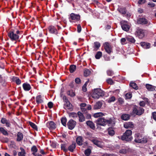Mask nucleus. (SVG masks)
Listing matches in <instances>:
<instances>
[{
  "instance_id": "8",
  "label": "nucleus",
  "mask_w": 156,
  "mask_h": 156,
  "mask_svg": "<svg viewBox=\"0 0 156 156\" xmlns=\"http://www.w3.org/2000/svg\"><path fill=\"white\" fill-rule=\"evenodd\" d=\"M136 32V36L139 38H143L145 35V30L141 29H137Z\"/></svg>"
},
{
  "instance_id": "26",
  "label": "nucleus",
  "mask_w": 156,
  "mask_h": 156,
  "mask_svg": "<svg viewBox=\"0 0 156 156\" xmlns=\"http://www.w3.org/2000/svg\"><path fill=\"white\" fill-rule=\"evenodd\" d=\"M37 147L35 146H34L31 148V151L33 152L32 154L35 156L37 155L35 153L37 152Z\"/></svg>"
},
{
  "instance_id": "6",
  "label": "nucleus",
  "mask_w": 156,
  "mask_h": 156,
  "mask_svg": "<svg viewBox=\"0 0 156 156\" xmlns=\"http://www.w3.org/2000/svg\"><path fill=\"white\" fill-rule=\"evenodd\" d=\"M8 36L11 40L12 41H16L19 38V36L14 34L13 31H10L8 33Z\"/></svg>"
},
{
  "instance_id": "16",
  "label": "nucleus",
  "mask_w": 156,
  "mask_h": 156,
  "mask_svg": "<svg viewBox=\"0 0 156 156\" xmlns=\"http://www.w3.org/2000/svg\"><path fill=\"white\" fill-rule=\"evenodd\" d=\"M76 142L77 144L79 146H81L83 144V138L81 136H79L76 138Z\"/></svg>"
},
{
  "instance_id": "4",
  "label": "nucleus",
  "mask_w": 156,
  "mask_h": 156,
  "mask_svg": "<svg viewBox=\"0 0 156 156\" xmlns=\"http://www.w3.org/2000/svg\"><path fill=\"white\" fill-rule=\"evenodd\" d=\"M144 112V109L140 106L135 105L133 107L132 112V115H140Z\"/></svg>"
},
{
  "instance_id": "31",
  "label": "nucleus",
  "mask_w": 156,
  "mask_h": 156,
  "mask_svg": "<svg viewBox=\"0 0 156 156\" xmlns=\"http://www.w3.org/2000/svg\"><path fill=\"white\" fill-rule=\"evenodd\" d=\"M13 80L15 81L17 85L20 84L21 83V80L17 77H13Z\"/></svg>"
},
{
  "instance_id": "13",
  "label": "nucleus",
  "mask_w": 156,
  "mask_h": 156,
  "mask_svg": "<svg viewBox=\"0 0 156 156\" xmlns=\"http://www.w3.org/2000/svg\"><path fill=\"white\" fill-rule=\"evenodd\" d=\"M70 17L72 20L76 21L79 20L80 18V16L79 15L75 14L73 13H72L70 14Z\"/></svg>"
},
{
  "instance_id": "42",
  "label": "nucleus",
  "mask_w": 156,
  "mask_h": 156,
  "mask_svg": "<svg viewBox=\"0 0 156 156\" xmlns=\"http://www.w3.org/2000/svg\"><path fill=\"white\" fill-rule=\"evenodd\" d=\"M67 119L66 118H62L61 120L62 124L64 126H66V122Z\"/></svg>"
},
{
  "instance_id": "34",
  "label": "nucleus",
  "mask_w": 156,
  "mask_h": 156,
  "mask_svg": "<svg viewBox=\"0 0 156 156\" xmlns=\"http://www.w3.org/2000/svg\"><path fill=\"white\" fill-rule=\"evenodd\" d=\"M100 44L99 42H95L94 43V50H97L100 47Z\"/></svg>"
},
{
  "instance_id": "61",
  "label": "nucleus",
  "mask_w": 156,
  "mask_h": 156,
  "mask_svg": "<svg viewBox=\"0 0 156 156\" xmlns=\"http://www.w3.org/2000/svg\"><path fill=\"white\" fill-rule=\"evenodd\" d=\"M150 47V44L149 43H146L144 48L148 49Z\"/></svg>"
},
{
  "instance_id": "51",
  "label": "nucleus",
  "mask_w": 156,
  "mask_h": 156,
  "mask_svg": "<svg viewBox=\"0 0 156 156\" xmlns=\"http://www.w3.org/2000/svg\"><path fill=\"white\" fill-rule=\"evenodd\" d=\"M125 96L127 99H130L132 97V94L130 93H127L126 94Z\"/></svg>"
},
{
  "instance_id": "2",
  "label": "nucleus",
  "mask_w": 156,
  "mask_h": 156,
  "mask_svg": "<svg viewBox=\"0 0 156 156\" xmlns=\"http://www.w3.org/2000/svg\"><path fill=\"white\" fill-rule=\"evenodd\" d=\"M105 95L104 92L100 88L94 89L92 94V97L94 99H98L100 97Z\"/></svg>"
},
{
  "instance_id": "36",
  "label": "nucleus",
  "mask_w": 156,
  "mask_h": 156,
  "mask_svg": "<svg viewBox=\"0 0 156 156\" xmlns=\"http://www.w3.org/2000/svg\"><path fill=\"white\" fill-rule=\"evenodd\" d=\"M126 40L129 41L132 43H134L135 41V40L134 38L131 36L127 37H126Z\"/></svg>"
},
{
  "instance_id": "32",
  "label": "nucleus",
  "mask_w": 156,
  "mask_h": 156,
  "mask_svg": "<svg viewBox=\"0 0 156 156\" xmlns=\"http://www.w3.org/2000/svg\"><path fill=\"white\" fill-rule=\"evenodd\" d=\"M20 149L21 151L19 152L18 155L19 156H25V152L24 150L22 147H20Z\"/></svg>"
},
{
  "instance_id": "27",
  "label": "nucleus",
  "mask_w": 156,
  "mask_h": 156,
  "mask_svg": "<svg viewBox=\"0 0 156 156\" xmlns=\"http://www.w3.org/2000/svg\"><path fill=\"white\" fill-rule=\"evenodd\" d=\"M86 124L92 129H94L95 126L93 122L90 121H88L86 122Z\"/></svg>"
},
{
  "instance_id": "17",
  "label": "nucleus",
  "mask_w": 156,
  "mask_h": 156,
  "mask_svg": "<svg viewBox=\"0 0 156 156\" xmlns=\"http://www.w3.org/2000/svg\"><path fill=\"white\" fill-rule=\"evenodd\" d=\"M23 87L25 91H28L31 88L30 85L28 83H25L23 84Z\"/></svg>"
},
{
  "instance_id": "46",
  "label": "nucleus",
  "mask_w": 156,
  "mask_h": 156,
  "mask_svg": "<svg viewBox=\"0 0 156 156\" xmlns=\"http://www.w3.org/2000/svg\"><path fill=\"white\" fill-rule=\"evenodd\" d=\"M62 150H63L65 152H66L68 151V149L66 148V144H62L61 145Z\"/></svg>"
},
{
  "instance_id": "25",
  "label": "nucleus",
  "mask_w": 156,
  "mask_h": 156,
  "mask_svg": "<svg viewBox=\"0 0 156 156\" xmlns=\"http://www.w3.org/2000/svg\"><path fill=\"white\" fill-rule=\"evenodd\" d=\"M130 115L128 114H124L121 116V119L124 120H127L130 118Z\"/></svg>"
},
{
  "instance_id": "30",
  "label": "nucleus",
  "mask_w": 156,
  "mask_h": 156,
  "mask_svg": "<svg viewBox=\"0 0 156 156\" xmlns=\"http://www.w3.org/2000/svg\"><path fill=\"white\" fill-rule=\"evenodd\" d=\"M108 133L109 135L111 136H113L115 133L114 131L112 128H108Z\"/></svg>"
},
{
  "instance_id": "20",
  "label": "nucleus",
  "mask_w": 156,
  "mask_h": 156,
  "mask_svg": "<svg viewBox=\"0 0 156 156\" xmlns=\"http://www.w3.org/2000/svg\"><path fill=\"white\" fill-rule=\"evenodd\" d=\"M78 115L79 118V121L80 122H83L85 121V118L83 113L80 112H78Z\"/></svg>"
},
{
  "instance_id": "52",
  "label": "nucleus",
  "mask_w": 156,
  "mask_h": 156,
  "mask_svg": "<svg viewBox=\"0 0 156 156\" xmlns=\"http://www.w3.org/2000/svg\"><path fill=\"white\" fill-rule=\"evenodd\" d=\"M127 152V150L126 149H123L121 150L120 151V153L123 154H125Z\"/></svg>"
},
{
  "instance_id": "38",
  "label": "nucleus",
  "mask_w": 156,
  "mask_h": 156,
  "mask_svg": "<svg viewBox=\"0 0 156 156\" xmlns=\"http://www.w3.org/2000/svg\"><path fill=\"white\" fill-rule=\"evenodd\" d=\"M118 11L122 14H125L126 13V10L125 8H120L118 9Z\"/></svg>"
},
{
  "instance_id": "43",
  "label": "nucleus",
  "mask_w": 156,
  "mask_h": 156,
  "mask_svg": "<svg viewBox=\"0 0 156 156\" xmlns=\"http://www.w3.org/2000/svg\"><path fill=\"white\" fill-rule=\"evenodd\" d=\"M104 115L103 113L102 112H98L95 113L94 116L95 118H98L100 116H101Z\"/></svg>"
},
{
  "instance_id": "48",
  "label": "nucleus",
  "mask_w": 156,
  "mask_h": 156,
  "mask_svg": "<svg viewBox=\"0 0 156 156\" xmlns=\"http://www.w3.org/2000/svg\"><path fill=\"white\" fill-rule=\"evenodd\" d=\"M107 73L108 76H112L114 74L113 71L110 70H108L107 71Z\"/></svg>"
},
{
  "instance_id": "44",
  "label": "nucleus",
  "mask_w": 156,
  "mask_h": 156,
  "mask_svg": "<svg viewBox=\"0 0 156 156\" xmlns=\"http://www.w3.org/2000/svg\"><path fill=\"white\" fill-rule=\"evenodd\" d=\"M0 131L4 135H7L8 134L7 131L3 128L1 127L0 128Z\"/></svg>"
},
{
  "instance_id": "21",
  "label": "nucleus",
  "mask_w": 156,
  "mask_h": 156,
  "mask_svg": "<svg viewBox=\"0 0 156 156\" xmlns=\"http://www.w3.org/2000/svg\"><path fill=\"white\" fill-rule=\"evenodd\" d=\"M137 22L139 24H145L147 23V21L146 19L142 18L139 19L138 20Z\"/></svg>"
},
{
  "instance_id": "33",
  "label": "nucleus",
  "mask_w": 156,
  "mask_h": 156,
  "mask_svg": "<svg viewBox=\"0 0 156 156\" xmlns=\"http://www.w3.org/2000/svg\"><path fill=\"white\" fill-rule=\"evenodd\" d=\"M67 94L68 95H69L71 97H73L75 95V93L72 90H70L68 91Z\"/></svg>"
},
{
  "instance_id": "15",
  "label": "nucleus",
  "mask_w": 156,
  "mask_h": 156,
  "mask_svg": "<svg viewBox=\"0 0 156 156\" xmlns=\"http://www.w3.org/2000/svg\"><path fill=\"white\" fill-rule=\"evenodd\" d=\"M47 126L50 129H55L56 127L53 121H50L47 123Z\"/></svg>"
},
{
  "instance_id": "29",
  "label": "nucleus",
  "mask_w": 156,
  "mask_h": 156,
  "mask_svg": "<svg viewBox=\"0 0 156 156\" xmlns=\"http://www.w3.org/2000/svg\"><path fill=\"white\" fill-rule=\"evenodd\" d=\"M86 105V104L84 103H81L80 105V106L81 107V110L82 111V112H83L84 113L85 112L86 113H87L86 109L85 108H83V107H85Z\"/></svg>"
},
{
  "instance_id": "53",
  "label": "nucleus",
  "mask_w": 156,
  "mask_h": 156,
  "mask_svg": "<svg viewBox=\"0 0 156 156\" xmlns=\"http://www.w3.org/2000/svg\"><path fill=\"white\" fill-rule=\"evenodd\" d=\"M106 81L107 83L110 84L111 85L113 83V81L112 80V79L110 78H109L107 79Z\"/></svg>"
},
{
  "instance_id": "11",
  "label": "nucleus",
  "mask_w": 156,
  "mask_h": 156,
  "mask_svg": "<svg viewBox=\"0 0 156 156\" xmlns=\"http://www.w3.org/2000/svg\"><path fill=\"white\" fill-rule=\"evenodd\" d=\"M91 141L94 143V144L98 147H101L103 146L102 143L101 141L99 140L97 138L92 139Z\"/></svg>"
},
{
  "instance_id": "49",
  "label": "nucleus",
  "mask_w": 156,
  "mask_h": 156,
  "mask_svg": "<svg viewBox=\"0 0 156 156\" xmlns=\"http://www.w3.org/2000/svg\"><path fill=\"white\" fill-rule=\"evenodd\" d=\"M29 124L34 129H37V126L34 123L31 122H30Z\"/></svg>"
},
{
  "instance_id": "56",
  "label": "nucleus",
  "mask_w": 156,
  "mask_h": 156,
  "mask_svg": "<svg viewBox=\"0 0 156 156\" xmlns=\"http://www.w3.org/2000/svg\"><path fill=\"white\" fill-rule=\"evenodd\" d=\"M48 107L50 108H52L53 104V103L51 102H49L48 103Z\"/></svg>"
},
{
  "instance_id": "24",
  "label": "nucleus",
  "mask_w": 156,
  "mask_h": 156,
  "mask_svg": "<svg viewBox=\"0 0 156 156\" xmlns=\"http://www.w3.org/2000/svg\"><path fill=\"white\" fill-rule=\"evenodd\" d=\"M146 86L147 89L149 91H153L155 89V87L151 85L146 84Z\"/></svg>"
},
{
  "instance_id": "28",
  "label": "nucleus",
  "mask_w": 156,
  "mask_h": 156,
  "mask_svg": "<svg viewBox=\"0 0 156 156\" xmlns=\"http://www.w3.org/2000/svg\"><path fill=\"white\" fill-rule=\"evenodd\" d=\"M91 73V71L88 69H85L84 70V75L85 76H89Z\"/></svg>"
},
{
  "instance_id": "5",
  "label": "nucleus",
  "mask_w": 156,
  "mask_h": 156,
  "mask_svg": "<svg viewBox=\"0 0 156 156\" xmlns=\"http://www.w3.org/2000/svg\"><path fill=\"white\" fill-rule=\"evenodd\" d=\"M135 141L139 143H145L147 142V139L143 137L141 134L139 133H136L135 136Z\"/></svg>"
},
{
  "instance_id": "63",
  "label": "nucleus",
  "mask_w": 156,
  "mask_h": 156,
  "mask_svg": "<svg viewBox=\"0 0 156 156\" xmlns=\"http://www.w3.org/2000/svg\"><path fill=\"white\" fill-rule=\"evenodd\" d=\"M63 99L64 101L65 102V103L69 101L68 99H67V98L65 96L63 97Z\"/></svg>"
},
{
  "instance_id": "47",
  "label": "nucleus",
  "mask_w": 156,
  "mask_h": 156,
  "mask_svg": "<svg viewBox=\"0 0 156 156\" xmlns=\"http://www.w3.org/2000/svg\"><path fill=\"white\" fill-rule=\"evenodd\" d=\"M91 152V151L90 149H87L85 151L84 154L86 155L89 156L90 155Z\"/></svg>"
},
{
  "instance_id": "1",
  "label": "nucleus",
  "mask_w": 156,
  "mask_h": 156,
  "mask_svg": "<svg viewBox=\"0 0 156 156\" xmlns=\"http://www.w3.org/2000/svg\"><path fill=\"white\" fill-rule=\"evenodd\" d=\"M96 123L97 124L102 126H105L107 124L112 125L114 123V121L112 119H107L102 117L98 118L96 120Z\"/></svg>"
},
{
  "instance_id": "57",
  "label": "nucleus",
  "mask_w": 156,
  "mask_h": 156,
  "mask_svg": "<svg viewBox=\"0 0 156 156\" xmlns=\"http://www.w3.org/2000/svg\"><path fill=\"white\" fill-rule=\"evenodd\" d=\"M139 105L140 106L144 107L145 105V103L144 101H142L140 102Z\"/></svg>"
},
{
  "instance_id": "64",
  "label": "nucleus",
  "mask_w": 156,
  "mask_h": 156,
  "mask_svg": "<svg viewBox=\"0 0 156 156\" xmlns=\"http://www.w3.org/2000/svg\"><path fill=\"white\" fill-rule=\"evenodd\" d=\"M145 0H139L138 2V3L140 4H142L145 3Z\"/></svg>"
},
{
  "instance_id": "18",
  "label": "nucleus",
  "mask_w": 156,
  "mask_h": 156,
  "mask_svg": "<svg viewBox=\"0 0 156 156\" xmlns=\"http://www.w3.org/2000/svg\"><path fill=\"white\" fill-rule=\"evenodd\" d=\"M102 105V103L100 101H98L94 105V109H100Z\"/></svg>"
},
{
  "instance_id": "54",
  "label": "nucleus",
  "mask_w": 156,
  "mask_h": 156,
  "mask_svg": "<svg viewBox=\"0 0 156 156\" xmlns=\"http://www.w3.org/2000/svg\"><path fill=\"white\" fill-rule=\"evenodd\" d=\"M153 119L156 121V112H154L152 114Z\"/></svg>"
},
{
  "instance_id": "58",
  "label": "nucleus",
  "mask_w": 156,
  "mask_h": 156,
  "mask_svg": "<svg viewBox=\"0 0 156 156\" xmlns=\"http://www.w3.org/2000/svg\"><path fill=\"white\" fill-rule=\"evenodd\" d=\"M75 82L77 83H80L81 82L80 79L79 78H77L75 79Z\"/></svg>"
},
{
  "instance_id": "55",
  "label": "nucleus",
  "mask_w": 156,
  "mask_h": 156,
  "mask_svg": "<svg viewBox=\"0 0 156 156\" xmlns=\"http://www.w3.org/2000/svg\"><path fill=\"white\" fill-rule=\"evenodd\" d=\"M81 30V27L80 24H78L77 26V31L78 33H80Z\"/></svg>"
},
{
  "instance_id": "19",
  "label": "nucleus",
  "mask_w": 156,
  "mask_h": 156,
  "mask_svg": "<svg viewBox=\"0 0 156 156\" xmlns=\"http://www.w3.org/2000/svg\"><path fill=\"white\" fill-rule=\"evenodd\" d=\"M124 127L126 128H133L134 127V125L132 122H126L124 124Z\"/></svg>"
},
{
  "instance_id": "40",
  "label": "nucleus",
  "mask_w": 156,
  "mask_h": 156,
  "mask_svg": "<svg viewBox=\"0 0 156 156\" xmlns=\"http://www.w3.org/2000/svg\"><path fill=\"white\" fill-rule=\"evenodd\" d=\"M130 86L134 89L136 90L138 89L137 86L136 84L135 83H131L130 84Z\"/></svg>"
},
{
  "instance_id": "59",
  "label": "nucleus",
  "mask_w": 156,
  "mask_h": 156,
  "mask_svg": "<svg viewBox=\"0 0 156 156\" xmlns=\"http://www.w3.org/2000/svg\"><path fill=\"white\" fill-rule=\"evenodd\" d=\"M7 120L5 118H2L1 120V122L2 124H5Z\"/></svg>"
},
{
  "instance_id": "37",
  "label": "nucleus",
  "mask_w": 156,
  "mask_h": 156,
  "mask_svg": "<svg viewBox=\"0 0 156 156\" xmlns=\"http://www.w3.org/2000/svg\"><path fill=\"white\" fill-rule=\"evenodd\" d=\"M69 116L70 117L73 118L74 119L76 118L77 117L78 114L76 113L71 112L69 113Z\"/></svg>"
},
{
  "instance_id": "23",
  "label": "nucleus",
  "mask_w": 156,
  "mask_h": 156,
  "mask_svg": "<svg viewBox=\"0 0 156 156\" xmlns=\"http://www.w3.org/2000/svg\"><path fill=\"white\" fill-rule=\"evenodd\" d=\"M75 144V143H73L70 145L68 147V150L71 152H73L75 148L76 147Z\"/></svg>"
},
{
  "instance_id": "35",
  "label": "nucleus",
  "mask_w": 156,
  "mask_h": 156,
  "mask_svg": "<svg viewBox=\"0 0 156 156\" xmlns=\"http://www.w3.org/2000/svg\"><path fill=\"white\" fill-rule=\"evenodd\" d=\"M76 69V66L74 65H71L70 66L69 70L71 73H73Z\"/></svg>"
},
{
  "instance_id": "12",
  "label": "nucleus",
  "mask_w": 156,
  "mask_h": 156,
  "mask_svg": "<svg viewBox=\"0 0 156 156\" xmlns=\"http://www.w3.org/2000/svg\"><path fill=\"white\" fill-rule=\"evenodd\" d=\"M64 108L66 109H68L70 111H72L73 109L72 105L69 101L65 103Z\"/></svg>"
},
{
  "instance_id": "10",
  "label": "nucleus",
  "mask_w": 156,
  "mask_h": 156,
  "mask_svg": "<svg viewBox=\"0 0 156 156\" xmlns=\"http://www.w3.org/2000/svg\"><path fill=\"white\" fill-rule=\"evenodd\" d=\"M105 49L106 51L110 54L112 51V48L110 44L108 42H105L104 44Z\"/></svg>"
},
{
  "instance_id": "45",
  "label": "nucleus",
  "mask_w": 156,
  "mask_h": 156,
  "mask_svg": "<svg viewBox=\"0 0 156 156\" xmlns=\"http://www.w3.org/2000/svg\"><path fill=\"white\" fill-rule=\"evenodd\" d=\"M115 100V97L114 96H112L109 98L108 100V102L110 103L112 102H114Z\"/></svg>"
},
{
  "instance_id": "60",
  "label": "nucleus",
  "mask_w": 156,
  "mask_h": 156,
  "mask_svg": "<svg viewBox=\"0 0 156 156\" xmlns=\"http://www.w3.org/2000/svg\"><path fill=\"white\" fill-rule=\"evenodd\" d=\"M121 42L122 44H125L126 39L125 38H122L121 40Z\"/></svg>"
},
{
  "instance_id": "9",
  "label": "nucleus",
  "mask_w": 156,
  "mask_h": 156,
  "mask_svg": "<svg viewBox=\"0 0 156 156\" xmlns=\"http://www.w3.org/2000/svg\"><path fill=\"white\" fill-rule=\"evenodd\" d=\"M76 125V122L75 121L71 119L68 122L67 125L69 129H73Z\"/></svg>"
},
{
  "instance_id": "50",
  "label": "nucleus",
  "mask_w": 156,
  "mask_h": 156,
  "mask_svg": "<svg viewBox=\"0 0 156 156\" xmlns=\"http://www.w3.org/2000/svg\"><path fill=\"white\" fill-rule=\"evenodd\" d=\"M87 83V82L85 83L83 85L82 87V90L83 92H85L87 90V88H86V86Z\"/></svg>"
},
{
  "instance_id": "3",
  "label": "nucleus",
  "mask_w": 156,
  "mask_h": 156,
  "mask_svg": "<svg viewBox=\"0 0 156 156\" xmlns=\"http://www.w3.org/2000/svg\"><path fill=\"white\" fill-rule=\"evenodd\" d=\"M132 131L130 130H127L121 136V139L123 140L127 141H131L132 139L131 136Z\"/></svg>"
},
{
  "instance_id": "7",
  "label": "nucleus",
  "mask_w": 156,
  "mask_h": 156,
  "mask_svg": "<svg viewBox=\"0 0 156 156\" xmlns=\"http://www.w3.org/2000/svg\"><path fill=\"white\" fill-rule=\"evenodd\" d=\"M121 27L122 29L125 31H128L129 30L130 26L127 24V21L122 20L120 22Z\"/></svg>"
},
{
  "instance_id": "39",
  "label": "nucleus",
  "mask_w": 156,
  "mask_h": 156,
  "mask_svg": "<svg viewBox=\"0 0 156 156\" xmlns=\"http://www.w3.org/2000/svg\"><path fill=\"white\" fill-rule=\"evenodd\" d=\"M41 95L37 96L36 97V101L37 103H40L42 101L41 99Z\"/></svg>"
},
{
  "instance_id": "41",
  "label": "nucleus",
  "mask_w": 156,
  "mask_h": 156,
  "mask_svg": "<svg viewBox=\"0 0 156 156\" xmlns=\"http://www.w3.org/2000/svg\"><path fill=\"white\" fill-rule=\"evenodd\" d=\"M102 55V52L101 51H98L95 55V58L97 59H99L101 57Z\"/></svg>"
},
{
  "instance_id": "14",
  "label": "nucleus",
  "mask_w": 156,
  "mask_h": 156,
  "mask_svg": "<svg viewBox=\"0 0 156 156\" xmlns=\"http://www.w3.org/2000/svg\"><path fill=\"white\" fill-rule=\"evenodd\" d=\"M49 32L52 34H58L57 30L53 26H50L48 28Z\"/></svg>"
},
{
  "instance_id": "62",
  "label": "nucleus",
  "mask_w": 156,
  "mask_h": 156,
  "mask_svg": "<svg viewBox=\"0 0 156 156\" xmlns=\"http://www.w3.org/2000/svg\"><path fill=\"white\" fill-rule=\"evenodd\" d=\"M102 156H116L115 154H103Z\"/></svg>"
},
{
  "instance_id": "22",
  "label": "nucleus",
  "mask_w": 156,
  "mask_h": 156,
  "mask_svg": "<svg viewBox=\"0 0 156 156\" xmlns=\"http://www.w3.org/2000/svg\"><path fill=\"white\" fill-rule=\"evenodd\" d=\"M17 136L16 140L17 141H20L22 140L23 138V135L22 133L19 132L17 133Z\"/></svg>"
}]
</instances>
